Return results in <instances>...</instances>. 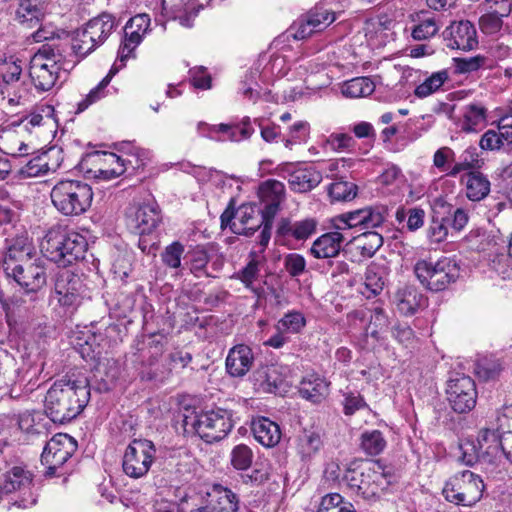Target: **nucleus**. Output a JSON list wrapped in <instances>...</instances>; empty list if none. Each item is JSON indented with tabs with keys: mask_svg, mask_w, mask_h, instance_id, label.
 Returning <instances> with one entry per match:
<instances>
[{
	"mask_svg": "<svg viewBox=\"0 0 512 512\" xmlns=\"http://www.w3.org/2000/svg\"><path fill=\"white\" fill-rule=\"evenodd\" d=\"M461 451L460 461L465 465L472 466L475 463L482 464L481 449L477 447L476 439H465L459 446Z\"/></svg>",
	"mask_w": 512,
	"mask_h": 512,
	"instance_id": "0e129e2a",
	"label": "nucleus"
},
{
	"mask_svg": "<svg viewBox=\"0 0 512 512\" xmlns=\"http://www.w3.org/2000/svg\"><path fill=\"white\" fill-rule=\"evenodd\" d=\"M144 34L134 31L133 29L127 30L125 27V39L120 45L117 59L121 62V67L125 65V61L131 56L134 49L141 43Z\"/></svg>",
	"mask_w": 512,
	"mask_h": 512,
	"instance_id": "13d9d810",
	"label": "nucleus"
},
{
	"mask_svg": "<svg viewBox=\"0 0 512 512\" xmlns=\"http://www.w3.org/2000/svg\"><path fill=\"white\" fill-rule=\"evenodd\" d=\"M73 66L74 63L66 61L58 50L44 45L31 58L29 76L38 91H48L55 86L61 72L65 73Z\"/></svg>",
	"mask_w": 512,
	"mask_h": 512,
	"instance_id": "20e7f679",
	"label": "nucleus"
},
{
	"mask_svg": "<svg viewBox=\"0 0 512 512\" xmlns=\"http://www.w3.org/2000/svg\"><path fill=\"white\" fill-rule=\"evenodd\" d=\"M306 326V318L299 311H290L277 322L276 330L286 333L296 334Z\"/></svg>",
	"mask_w": 512,
	"mask_h": 512,
	"instance_id": "6e6d98bb",
	"label": "nucleus"
},
{
	"mask_svg": "<svg viewBox=\"0 0 512 512\" xmlns=\"http://www.w3.org/2000/svg\"><path fill=\"white\" fill-rule=\"evenodd\" d=\"M215 128L216 133H223L225 136L223 138H216L218 141L230 140L234 142H238L244 139H248L254 132L253 127L251 126L250 118L245 117L241 125L239 126H230L227 124H219L212 126Z\"/></svg>",
	"mask_w": 512,
	"mask_h": 512,
	"instance_id": "79ce46f5",
	"label": "nucleus"
},
{
	"mask_svg": "<svg viewBox=\"0 0 512 512\" xmlns=\"http://www.w3.org/2000/svg\"><path fill=\"white\" fill-rule=\"evenodd\" d=\"M476 441L481 449L482 465L496 466L502 458L503 433L499 428L483 427L478 431Z\"/></svg>",
	"mask_w": 512,
	"mask_h": 512,
	"instance_id": "a211bd4d",
	"label": "nucleus"
},
{
	"mask_svg": "<svg viewBox=\"0 0 512 512\" xmlns=\"http://www.w3.org/2000/svg\"><path fill=\"white\" fill-rule=\"evenodd\" d=\"M53 113V108L49 105H44L40 108L39 112H33L25 117L18 127L26 132H31L32 128L40 127L46 124V121L50 119Z\"/></svg>",
	"mask_w": 512,
	"mask_h": 512,
	"instance_id": "bf43d9fd",
	"label": "nucleus"
},
{
	"mask_svg": "<svg viewBox=\"0 0 512 512\" xmlns=\"http://www.w3.org/2000/svg\"><path fill=\"white\" fill-rule=\"evenodd\" d=\"M118 70L119 68L116 67V65L114 64V66L110 69L109 73L100 81V83L96 87H94L85 96V98L78 103L77 112H83L90 105L105 97V89L110 83L113 76L118 72Z\"/></svg>",
	"mask_w": 512,
	"mask_h": 512,
	"instance_id": "de8ad7c7",
	"label": "nucleus"
},
{
	"mask_svg": "<svg viewBox=\"0 0 512 512\" xmlns=\"http://www.w3.org/2000/svg\"><path fill=\"white\" fill-rule=\"evenodd\" d=\"M385 447L386 440L379 430L366 431L361 435V448L368 455H378Z\"/></svg>",
	"mask_w": 512,
	"mask_h": 512,
	"instance_id": "603ef678",
	"label": "nucleus"
},
{
	"mask_svg": "<svg viewBox=\"0 0 512 512\" xmlns=\"http://www.w3.org/2000/svg\"><path fill=\"white\" fill-rule=\"evenodd\" d=\"M505 17L497 12H486L479 18V28L486 35H495L501 31Z\"/></svg>",
	"mask_w": 512,
	"mask_h": 512,
	"instance_id": "69168bd1",
	"label": "nucleus"
},
{
	"mask_svg": "<svg viewBox=\"0 0 512 512\" xmlns=\"http://www.w3.org/2000/svg\"><path fill=\"white\" fill-rule=\"evenodd\" d=\"M490 192V181L478 172L470 171L466 175V196L472 201L484 199Z\"/></svg>",
	"mask_w": 512,
	"mask_h": 512,
	"instance_id": "58836bf2",
	"label": "nucleus"
},
{
	"mask_svg": "<svg viewBox=\"0 0 512 512\" xmlns=\"http://www.w3.org/2000/svg\"><path fill=\"white\" fill-rule=\"evenodd\" d=\"M4 271L27 295L37 293L47 281L44 261L37 257L26 239L17 241L9 248L4 259Z\"/></svg>",
	"mask_w": 512,
	"mask_h": 512,
	"instance_id": "f257e3e1",
	"label": "nucleus"
},
{
	"mask_svg": "<svg viewBox=\"0 0 512 512\" xmlns=\"http://www.w3.org/2000/svg\"><path fill=\"white\" fill-rule=\"evenodd\" d=\"M259 74L258 68H250L246 71L240 82L239 91L252 102H256L260 97L259 84L257 82Z\"/></svg>",
	"mask_w": 512,
	"mask_h": 512,
	"instance_id": "3c124183",
	"label": "nucleus"
},
{
	"mask_svg": "<svg viewBox=\"0 0 512 512\" xmlns=\"http://www.w3.org/2000/svg\"><path fill=\"white\" fill-rule=\"evenodd\" d=\"M221 227H230L233 233L249 236L262 227L265 221L270 222L266 213L254 204H242L235 211L228 207L221 214Z\"/></svg>",
	"mask_w": 512,
	"mask_h": 512,
	"instance_id": "1a4fd4ad",
	"label": "nucleus"
},
{
	"mask_svg": "<svg viewBox=\"0 0 512 512\" xmlns=\"http://www.w3.org/2000/svg\"><path fill=\"white\" fill-rule=\"evenodd\" d=\"M484 488V482L479 475L464 470L447 480L443 495L451 503L470 507L481 500Z\"/></svg>",
	"mask_w": 512,
	"mask_h": 512,
	"instance_id": "6e6552de",
	"label": "nucleus"
},
{
	"mask_svg": "<svg viewBox=\"0 0 512 512\" xmlns=\"http://www.w3.org/2000/svg\"><path fill=\"white\" fill-rule=\"evenodd\" d=\"M317 512H356L350 502L344 501L339 493H329L322 497Z\"/></svg>",
	"mask_w": 512,
	"mask_h": 512,
	"instance_id": "09e8293b",
	"label": "nucleus"
},
{
	"mask_svg": "<svg viewBox=\"0 0 512 512\" xmlns=\"http://www.w3.org/2000/svg\"><path fill=\"white\" fill-rule=\"evenodd\" d=\"M161 221L159 206L154 201L135 203L126 211L129 230L138 235H150Z\"/></svg>",
	"mask_w": 512,
	"mask_h": 512,
	"instance_id": "dca6fc26",
	"label": "nucleus"
},
{
	"mask_svg": "<svg viewBox=\"0 0 512 512\" xmlns=\"http://www.w3.org/2000/svg\"><path fill=\"white\" fill-rule=\"evenodd\" d=\"M321 434L315 430H303L297 437L296 450L302 460L314 457L322 448Z\"/></svg>",
	"mask_w": 512,
	"mask_h": 512,
	"instance_id": "e433bc0d",
	"label": "nucleus"
},
{
	"mask_svg": "<svg viewBox=\"0 0 512 512\" xmlns=\"http://www.w3.org/2000/svg\"><path fill=\"white\" fill-rule=\"evenodd\" d=\"M22 61L14 56L0 58V86L22 79Z\"/></svg>",
	"mask_w": 512,
	"mask_h": 512,
	"instance_id": "49530a36",
	"label": "nucleus"
},
{
	"mask_svg": "<svg viewBox=\"0 0 512 512\" xmlns=\"http://www.w3.org/2000/svg\"><path fill=\"white\" fill-rule=\"evenodd\" d=\"M440 26L434 18H426L414 25L411 36L414 40L425 41L437 34Z\"/></svg>",
	"mask_w": 512,
	"mask_h": 512,
	"instance_id": "e2e57ef3",
	"label": "nucleus"
},
{
	"mask_svg": "<svg viewBox=\"0 0 512 512\" xmlns=\"http://www.w3.org/2000/svg\"><path fill=\"white\" fill-rule=\"evenodd\" d=\"M322 181L321 173L314 166L300 167L294 170L288 179L290 188L305 193L315 188Z\"/></svg>",
	"mask_w": 512,
	"mask_h": 512,
	"instance_id": "7c9ffc66",
	"label": "nucleus"
},
{
	"mask_svg": "<svg viewBox=\"0 0 512 512\" xmlns=\"http://www.w3.org/2000/svg\"><path fill=\"white\" fill-rule=\"evenodd\" d=\"M340 11L326 8L324 4L317 5L305 16L299 18L290 28L292 36L297 40L310 37L313 33L323 31L336 20Z\"/></svg>",
	"mask_w": 512,
	"mask_h": 512,
	"instance_id": "4468645a",
	"label": "nucleus"
},
{
	"mask_svg": "<svg viewBox=\"0 0 512 512\" xmlns=\"http://www.w3.org/2000/svg\"><path fill=\"white\" fill-rule=\"evenodd\" d=\"M97 46H99V44L84 30L79 31L72 42V50L75 55L80 58L86 57L94 51Z\"/></svg>",
	"mask_w": 512,
	"mask_h": 512,
	"instance_id": "680f3d73",
	"label": "nucleus"
},
{
	"mask_svg": "<svg viewBox=\"0 0 512 512\" xmlns=\"http://www.w3.org/2000/svg\"><path fill=\"white\" fill-rule=\"evenodd\" d=\"M25 132L18 126L15 130H6L0 134V150L14 157L26 156L33 150L30 143L24 139Z\"/></svg>",
	"mask_w": 512,
	"mask_h": 512,
	"instance_id": "c85d7f7f",
	"label": "nucleus"
},
{
	"mask_svg": "<svg viewBox=\"0 0 512 512\" xmlns=\"http://www.w3.org/2000/svg\"><path fill=\"white\" fill-rule=\"evenodd\" d=\"M317 222L312 218L296 222L284 221L279 227V233L283 236H291L296 240H306L316 231Z\"/></svg>",
	"mask_w": 512,
	"mask_h": 512,
	"instance_id": "ea45409f",
	"label": "nucleus"
},
{
	"mask_svg": "<svg viewBox=\"0 0 512 512\" xmlns=\"http://www.w3.org/2000/svg\"><path fill=\"white\" fill-rule=\"evenodd\" d=\"M90 399L88 381L60 379L46 393L44 408L54 423H66L75 419Z\"/></svg>",
	"mask_w": 512,
	"mask_h": 512,
	"instance_id": "f03ea898",
	"label": "nucleus"
},
{
	"mask_svg": "<svg viewBox=\"0 0 512 512\" xmlns=\"http://www.w3.org/2000/svg\"><path fill=\"white\" fill-rule=\"evenodd\" d=\"M251 431L255 440L267 448L276 446L282 436L280 426L267 417L253 419Z\"/></svg>",
	"mask_w": 512,
	"mask_h": 512,
	"instance_id": "a878e982",
	"label": "nucleus"
},
{
	"mask_svg": "<svg viewBox=\"0 0 512 512\" xmlns=\"http://www.w3.org/2000/svg\"><path fill=\"white\" fill-rule=\"evenodd\" d=\"M54 207L65 216H78L86 212L93 200L91 186L80 180H61L50 193Z\"/></svg>",
	"mask_w": 512,
	"mask_h": 512,
	"instance_id": "39448f33",
	"label": "nucleus"
},
{
	"mask_svg": "<svg viewBox=\"0 0 512 512\" xmlns=\"http://www.w3.org/2000/svg\"><path fill=\"white\" fill-rule=\"evenodd\" d=\"M486 111L485 109L476 104H471L465 107L463 114L462 130L472 132L477 127L485 122Z\"/></svg>",
	"mask_w": 512,
	"mask_h": 512,
	"instance_id": "5fc2aeb1",
	"label": "nucleus"
},
{
	"mask_svg": "<svg viewBox=\"0 0 512 512\" xmlns=\"http://www.w3.org/2000/svg\"><path fill=\"white\" fill-rule=\"evenodd\" d=\"M40 247L49 260L67 266L84 259L88 242L82 234L74 230L55 226L48 230Z\"/></svg>",
	"mask_w": 512,
	"mask_h": 512,
	"instance_id": "7ed1b4c3",
	"label": "nucleus"
},
{
	"mask_svg": "<svg viewBox=\"0 0 512 512\" xmlns=\"http://www.w3.org/2000/svg\"><path fill=\"white\" fill-rule=\"evenodd\" d=\"M483 165V160L479 157L478 150L474 146L466 148L461 155L459 160L455 162L450 170L447 172V176L456 177L461 172L477 170Z\"/></svg>",
	"mask_w": 512,
	"mask_h": 512,
	"instance_id": "a19ab883",
	"label": "nucleus"
},
{
	"mask_svg": "<svg viewBox=\"0 0 512 512\" xmlns=\"http://www.w3.org/2000/svg\"><path fill=\"white\" fill-rule=\"evenodd\" d=\"M76 440L68 434L58 433L45 445L41 454V463L46 467V475L55 476L58 470L77 450Z\"/></svg>",
	"mask_w": 512,
	"mask_h": 512,
	"instance_id": "f8f14e48",
	"label": "nucleus"
},
{
	"mask_svg": "<svg viewBox=\"0 0 512 512\" xmlns=\"http://www.w3.org/2000/svg\"><path fill=\"white\" fill-rule=\"evenodd\" d=\"M357 193V186L348 181H335L329 187V195L334 201H350Z\"/></svg>",
	"mask_w": 512,
	"mask_h": 512,
	"instance_id": "052dcab7",
	"label": "nucleus"
},
{
	"mask_svg": "<svg viewBox=\"0 0 512 512\" xmlns=\"http://www.w3.org/2000/svg\"><path fill=\"white\" fill-rule=\"evenodd\" d=\"M387 217L385 206H369L342 215L341 220L348 228L375 229L383 225Z\"/></svg>",
	"mask_w": 512,
	"mask_h": 512,
	"instance_id": "aec40b11",
	"label": "nucleus"
},
{
	"mask_svg": "<svg viewBox=\"0 0 512 512\" xmlns=\"http://www.w3.org/2000/svg\"><path fill=\"white\" fill-rule=\"evenodd\" d=\"M284 192V184L274 179H269L260 185L258 194L263 205L261 209L266 213L268 220H273L277 214L284 199Z\"/></svg>",
	"mask_w": 512,
	"mask_h": 512,
	"instance_id": "4be33fe9",
	"label": "nucleus"
},
{
	"mask_svg": "<svg viewBox=\"0 0 512 512\" xmlns=\"http://www.w3.org/2000/svg\"><path fill=\"white\" fill-rule=\"evenodd\" d=\"M83 283L80 277L70 270H61L55 281V296L58 303L66 308H74L81 303Z\"/></svg>",
	"mask_w": 512,
	"mask_h": 512,
	"instance_id": "f3484780",
	"label": "nucleus"
},
{
	"mask_svg": "<svg viewBox=\"0 0 512 512\" xmlns=\"http://www.w3.org/2000/svg\"><path fill=\"white\" fill-rule=\"evenodd\" d=\"M367 313L365 310H355L348 315L349 322L352 327L357 328L358 322L365 330L366 336L370 335L375 340L379 339V335L389 324V318L381 307H375L369 316V323L366 324Z\"/></svg>",
	"mask_w": 512,
	"mask_h": 512,
	"instance_id": "412c9836",
	"label": "nucleus"
},
{
	"mask_svg": "<svg viewBox=\"0 0 512 512\" xmlns=\"http://www.w3.org/2000/svg\"><path fill=\"white\" fill-rule=\"evenodd\" d=\"M199 7L193 0H162L164 12L172 18L178 19L179 23L187 28L193 26Z\"/></svg>",
	"mask_w": 512,
	"mask_h": 512,
	"instance_id": "393cba45",
	"label": "nucleus"
},
{
	"mask_svg": "<svg viewBox=\"0 0 512 512\" xmlns=\"http://www.w3.org/2000/svg\"><path fill=\"white\" fill-rule=\"evenodd\" d=\"M375 89L374 82L368 77H356L344 82L341 86V92L348 98L366 97L373 93Z\"/></svg>",
	"mask_w": 512,
	"mask_h": 512,
	"instance_id": "37998d69",
	"label": "nucleus"
},
{
	"mask_svg": "<svg viewBox=\"0 0 512 512\" xmlns=\"http://www.w3.org/2000/svg\"><path fill=\"white\" fill-rule=\"evenodd\" d=\"M49 171V166L45 156H37L29 160L19 170L23 178H32L44 175Z\"/></svg>",
	"mask_w": 512,
	"mask_h": 512,
	"instance_id": "338daca9",
	"label": "nucleus"
},
{
	"mask_svg": "<svg viewBox=\"0 0 512 512\" xmlns=\"http://www.w3.org/2000/svg\"><path fill=\"white\" fill-rule=\"evenodd\" d=\"M447 399L457 413H466L475 407L477 391L474 380L463 374H455L447 383Z\"/></svg>",
	"mask_w": 512,
	"mask_h": 512,
	"instance_id": "2eb2a0df",
	"label": "nucleus"
},
{
	"mask_svg": "<svg viewBox=\"0 0 512 512\" xmlns=\"http://www.w3.org/2000/svg\"><path fill=\"white\" fill-rule=\"evenodd\" d=\"M254 363L252 349L244 344L232 347L226 357V370L232 377H243Z\"/></svg>",
	"mask_w": 512,
	"mask_h": 512,
	"instance_id": "b1692460",
	"label": "nucleus"
},
{
	"mask_svg": "<svg viewBox=\"0 0 512 512\" xmlns=\"http://www.w3.org/2000/svg\"><path fill=\"white\" fill-rule=\"evenodd\" d=\"M233 427L232 413L223 408H215L197 415L193 423L195 432L207 443L225 438Z\"/></svg>",
	"mask_w": 512,
	"mask_h": 512,
	"instance_id": "9d476101",
	"label": "nucleus"
},
{
	"mask_svg": "<svg viewBox=\"0 0 512 512\" xmlns=\"http://www.w3.org/2000/svg\"><path fill=\"white\" fill-rule=\"evenodd\" d=\"M343 481L357 495L366 500H376L390 484L389 476L379 462L368 465L349 467Z\"/></svg>",
	"mask_w": 512,
	"mask_h": 512,
	"instance_id": "423d86ee",
	"label": "nucleus"
},
{
	"mask_svg": "<svg viewBox=\"0 0 512 512\" xmlns=\"http://www.w3.org/2000/svg\"><path fill=\"white\" fill-rule=\"evenodd\" d=\"M345 236L339 231L328 232L318 237L311 246V254L318 259H326L336 257Z\"/></svg>",
	"mask_w": 512,
	"mask_h": 512,
	"instance_id": "cd10ccee",
	"label": "nucleus"
},
{
	"mask_svg": "<svg viewBox=\"0 0 512 512\" xmlns=\"http://www.w3.org/2000/svg\"><path fill=\"white\" fill-rule=\"evenodd\" d=\"M156 457V447L148 439H133L123 456V471L131 478L145 476Z\"/></svg>",
	"mask_w": 512,
	"mask_h": 512,
	"instance_id": "9b49d317",
	"label": "nucleus"
},
{
	"mask_svg": "<svg viewBox=\"0 0 512 512\" xmlns=\"http://www.w3.org/2000/svg\"><path fill=\"white\" fill-rule=\"evenodd\" d=\"M398 311L405 315L415 314L426 303V298L413 286H405L396 293Z\"/></svg>",
	"mask_w": 512,
	"mask_h": 512,
	"instance_id": "72a5a7b5",
	"label": "nucleus"
},
{
	"mask_svg": "<svg viewBox=\"0 0 512 512\" xmlns=\"http://www.w3.org/2000/svg\"><path fill=\"white\" fill-rule=\"evenodd\" d=\"M252 458V450L244 444L235 446L231 452V463L238 470L248 469L252 463Z\"/></svg>",
	"mask_w": 512,
	"mask_h": 512,
	"instance_id": "774afa93",
	"label": "nucleus"
},
{
	"mask_svg": "<svg viewBox=\"0 0 512 512\" xmlns=\"http://www.w3.org/2000/svg\"><path fill=\"white\" fill-rule=\"evenodd\" d=\"M32 487V473L23 467L14 466L3 475L0 482V495L19 493L20 500L16 503L19 507L28 508L36 503Z\"/></svg>",
	"mask_w": 512,
	"mask_h": 512,
	"instance_id": "ddd939ff",
	"label": "nucleus"
},
{
	"mask_svg": "<svg viewBox=\"0 0 512 512\" xmlns=\"http://www.w3.org/2000/svg\"><path fill=\"white\" fill-rule=\"evenodd\" d=\"M261 264L262 261L258 257L252 256L246 266L233 276V278L240 280L247 289L257 296H260L263 293V288L256 285V281L260 274Z\"/></svg>",
	"mask_w": 512,
	"mask_h": 512,
	"instance_id": "4c0bfd02",
	"label": "nucleus"
},
{
	"mask_svg": "<svg viewBox=\"0 0 512 512\" xmlns=\"http://www.w3.org/2000/svg\"><path fill=\"white\" fill-rule=\"evenodd\" d=\"M501 368V362L493 356L480 357L477 359L475 364V371L477 375L484 380L494 378L499 374Z\"/></svg>",
	"mask_w": 512,
	"mask_h": 512,
	"instance_id": "4d7b16f0",
	"label": "nucleus"
},
{
	"mask_svg": "<svg viewBox=\"0 0 512 512\" xmlns=\"http://www.w3.org/2000/svg\"><path fill=\"white\" fill-rule=\"evenodd\" d=\"M190 261V270L197 276L214 277L212 271L208 270V263L211 261V256L203 246H196L188 253Z\"/></svg>",
	"mask_w": 512,
	"mask_h": 512,
	"instance_id": "a18cd8bd",
	"label": "nucleus"
},
{
	"mask_svg": "<svg viewBox=\"0 0 512 512\" xmlns=\"http://www.w3.org/2000/svg\"><path fill=\"white\" fill-rule=\"evenodd\" d=\"M44 17L42 0H19L15 11L16 20L26 28L37 27Z\"/></svg>",
	"mask_w": 512,
	"mask_h": 512,
	"instance_id": "2f4dec72",
	"label": "nucleus"
},
{
	"mask_svg": "<svg viewBox=\"0 0 512 512\" xmlns=\"http://www.w3.org/2000/svg\"><path fill=\"white\" fill-rule=\"evenodd\" d=\"M357 248L363 256L371 257L383 244V237L377 231H367L355 238Z\"/></svg>",
	"mask_w": 512,
	"mask_h": 512,
	"instance_id": "8fccbe9b",
	"label": "nucleus"
},
{
	"mask_svg": "<svg viewBox=\"0 0 512 512\" xmlns=\"http://www.w3.org/2000/svg\"><path fill=\"white\" fill-rule=\"evenodd\" d=\"M449 80L447 70H440L432 73L414 89V95L420 99L426 98L439 91L445 82Z\"/></svg>",
	"mask_w": 512,
	"mask_h": 512,
	"instance_id": "c03bdc74",
	"label": "nucleus"
},
{
	"mask_svg": "<svg viewBox=\"0 0 512 512\" xmlns=\"http://www.w3.org/2000/svg\"><path fill=\"white\" fill-rule=\"evenodd\" d=\"M208 504L200 512H237L238 498L222 485H213L207 492Z\"/></svg>",
	"mask_w": 512,
	"mask_h": 512,
	"instance_id": "5701e85b",
	"label": "nucleus"
},
{
	"mask_svg": "<svg viewBox=\"0 0 512 512\" xmlns=\"http://www.w3.org/2000/svg\"><path fill=\"white\" fill-rule=\"evenodd\" d=\"M387 282V270L384 265L372 262L366 268L364 282L360 293L370 299L378 296L384 289Z\"/></svg>",
	"mask_w": 512,
	"mask_h": 512,
	"instance_id": "bb28decb",
	"label": "nucleus"
},
{
	"mask_svg": "<svg viewBox=\"0 0 512 512\" xmlns=\"http://www.w3.org/2000/svg\"><path fill=\"white\" fill-rule=\"evenodd\" d=\"M115 26L116 22L114 17L110 14L103 13L91 19L83 30L101 45L112 33Z\"/></svg>",
	"mask_w": 512,
	"mask_h": 512,
	"instance_id": "f704fd0d",
	"label": "nucleus"
},
{
	"mask_svg": "<svg viewBox=\"0 0 512 512\" xmlns=\"http://www.w3.org/2000/svg\"><path fill=\"white\" fill-rule=\"evenodd\" d=\"M448 222H450L449 217L441 214L438 210H434L432 221L428 229V237L431 242L440 243L447 238L449 228Z\"/></svg>",
	"mask_w": 512,
	"mask_h": 512,
	"instance_id": "864d4df0",
	"label": "nucleus"
},
{
	"mask_svg": "<svg viewBox=\"0 0 512 512\" xmlns=\"http://www.w3.org/2000/svg\"><path fill=\"white\" fill-rule=\"evenodd\" d=\"M14 358L5 350L0 348V388L21 384L26 380V374L29 370L15 367Z\"/></svg>",
	"mask_w": 512,
	"mask_h": 512,
	"instance_id": "473e14b6",
	"label": "nucleus"
},
{
	"mask_svg": "<svg viewBox=\"0 0 512 512\" xmlns=\"http://www.w3.org/2000/svg\"><path fill=\"white\" fill-rule=\"evenodd\" d=\"M443 36L451 49L470 51L478 45L476 29L468 20L453 22L444 30Z\"/></svg>",
	"mask_w": 512,
	"mask_h": 512,
	"instance_id": "6ab92c4d",
	"label": "nucleus"
},
{
	"mask_svg": "<svg viewBox=\"0 0 512 512\" xmlns=\"http://www.w3.org/2000/svg\"><path fill=\"white\" fill-rule=\"evenodd\" d=\"M414 273L426 289L438 292L456 281L459 267L455 260L448 257H442L435 262L421 259L415 263Z\"/></svg>",
	"mask_w": 512,
	"mask_h": 512,
	"instance_id": "0eeeda50",
	"label": "nucleus"
},
{
	"mask_svg": "<svg viewBox=\"0 0 512 512\" xmlns=\"http://www.w3.org/2000/svg\"><path fill=\"white\" fill-rule=\"evenodd\" d=\"M0 98L7 100L10 106L25 105L30 101L31 92L28 85L22 79L15 82H7L0 86Z\"/></svg>",
	"mask_w": 512,
	"mask_h": 512,
	"instance_id": "c9c22d12",
	"label": "nucleus"
},
{
	"mask_svg": "<svg viewBox=\"0 0 512 512\" xmlns=\"http://www.w3.org/2000/svg\"><path fill=\"white\" fill-rule=\"evenodd\" d=\"M300 395L314 403H321L329 394V383L317 374L306 375L299 386Z\"/></svg>",
	"mask_w": 512,
	"mask_h": 512,
	"instance_id": "c756f323",
	"label": "nucleus"
}]
</instances>
